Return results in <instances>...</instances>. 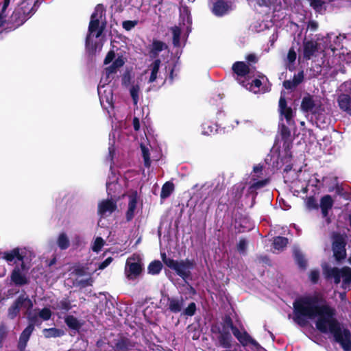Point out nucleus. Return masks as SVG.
Returning a JSON list of instances; mask_svg holds the SVG:
<instances>
[{"label": "nucleus", "mask_w": 351, "mask_h": 351, "mask_svg": "<svg viewBox=\"0 0 351 351\" xmlns=\"http://www.w3.org/2000/svg\"><path fill=\"white\" fill-rule=\"evenodd\" d=\"M336 313V309L326 302L316 317L315 327L322 333L331 334L344 351H351L350 331L348 328L342 329Z\"/></svg>", "instance_id": "obj_1"}, {"label": "nucleus", "mask_w": 351, "mask_h": 351, "mask_svg": "<svg viewBox=\"0 0 351 351\" xmlns=\"http://www.w3.org/2000/svg\"><path fill=\"white\" fill-rule=\"evenodd\" d=\"M327 300L321 293L302 295L293 303V319L300 327H305L308 320L315 319Z\"/></svg>", "instance_id": "obj_2"}, {"label": "nucleus", "mask_w": 351, "mask_h": 351, "mask_svg": "<svg viewBox=\"0 0 351 351\" xmlns=\"http://www.w3.org/2000/svg\"><path fill=\"white\" fill-rule=\"evenodd\" d=\"M347 235L339 232H332L331 234L332 251L335 259L340 262L346 258Z\"/></svg>", "instance_id": "obj_3"}, {"label": "nucleus", "mask_w": 351, "mask_h": 351, "mask_svg": "<svg viewBox=\"0 0 351 351\" xmlns=\"http://www.w3.org/2000/svg\"><path fill=\"white\" fill-rule=\"evenodd\" d=\"M33 302L25 291L21 293L8 309V317L10 319H15L21 308H25L27 312L33 308Z\"/></svg>", "instance_id": "obj_4"}, {"label": "nucleus", "mask_w": 351, "mask_h": 351, "mask_svg": "<svg viewBox=\"0 0 351 351\" xmlns=\"http://www.w3.org/2000/svg\"><path fill=\"white\" fill-rule=\"evenodd\" d=\"M105 9L102 4H98L96 5L93 13L91 14L90 21L88 26V32L92 34L96 32V38H99L101 36L105 25L99 26V21L105 14Z\"/></svg>", "instance_id": "obj_5"}, {"label": "nucleus", "mask_w": 351, "mask_h": 351, "mask_svg": "<svg viewBox=\"0 0 351 351\" xmlns=\"http://www.w3.org/2000/svg\"><path fill=\"white\" fill-rule=\"evenodd\" d=\"M142 271L143 264L138 254H134L127 259L125 273L128 279L132 280L136 278L141 274Z\"/></svg>", "instance_id": "obj_6"}, {"label": "nucleus", "mask_w": 351, "mask_h": 351, "mask_svg": "<svg viewBox=\"0 0 351 351\" xmlns=\"http://www.w3.org/2000/svg\"><path fill=\"white\" fill-rule=\"evenodd\" d=\"M320 106V104H317L313 95L306 93L302 99L300 109L303 112L315 114Z\"/></svg>", "instance_id": "obj_7"}, {"label": "nucleus", "mask_w": 351, "mask_h": 351, "mask_svg": "<svg viewBox=\"0 0 351 351\" xmlns=\"http://www.w3.org/2000/svg\"><path fill=\"white\" fill-rule=\"evenodd\" d=\"M128 209L125 212V219L127 222L131 221L134 216L135 211L137 208L138 195L136 191L133 190L129 192Z\"/></svg>", "instance_id": "obj_8"}, {"label": "nucleus", "mask_w": 351, "mask_h": 351, "mask_svg": "<svg viewBox=\"0 0 351 351\" xmlns=\"http://www.w3.org/2000/svg\"><path fill=\"white\" fill-rule=\"evenodd\" d=\"M232 10V3L226 0H216L211 8L212 13L218 17L228 14Z\"/></svg>", "instance_id": "obj_9"}, {"label": "nucleus", "mask_w": 351, "mask_h": 351, "mask_svg": "<svg viewBox=\"0 0 351 351\" xmlns=\"http://www.w3.org/2000/svg\"><path fill=\"white\" fill-rule=\"evenodd\" d=\"M165 298L167 302L165 306L167 311L176 314L183 310L184 300L182 296L170 297L169 295H166Z\"/></svg>", "instance_id": "obj_10"}, {"label": "nucleus", "mask_w": 351, "mask_h": 351, "mask_svg": "<svg viewBox=\"0 0 351 351\" xmlns=\"http://www.w3.org/2000/svg\"><path fill=\"white\" fill-rule=\"evenodd\" d=\"M233 335L244 347L250 344L252 346H254L256 350L263 349L262 346L254 339H253L246 330L241 332L239 330L237 331V333H234Z\"/></svg>", "instance_id": "obj_11"}, {"label": "nucleus", "mask_w": 351, "mask_h": 351, "mask_svg": "<svg viewBox=\"0 0 351 351\" xmlns=\"http://www.w3.org/2000/svg\"><path fill=\"white\" fill-rule=\"evenodd\" d=\"M27 19V16L23 8H17L14 10L12 15L10 16L8 23L11 24L10 27H18L23 25Z\"/></svg>", "instance_id": "obj_12"}, {"label": "nucleus", "mask_w": 351, "mask_h": 351, "mask_svg": "<svg viewBox=\"0 0 351 351\" xmlns=\"http://www.w3.org/2000/svg\"><path fill=\"white\" fill-rule=\"evenodd\" d=\"M117 208V203L112 199L102 200L98 204V214L101 217L108 216L114 213Z\"/></svg>", "instance_id": "obj_13"}, {"label": "nucleus", "mask_w": 351, "mask_h": 351, "mask_svg": "<svg viewBox=\"0 0 351 351\" xmlns=\"http://www.w3.org/2000/svg\"><path fill=\"white\" fill-rule=\"evenodd\" d=\"M245 186L242 184H235L227 193L230 197L228 200L230 205L236 206L241 198Z\"/></svg>", "instance_id": "obj_14"}, {"label": "nucleus", "mask_w": 351, "mask_h": 351, "mask_svg": "<svg viewBox=\"0 0 351 351\" xmlns=\"http://www.w3.org/2000/svg\"><path fill=\"white\" fill-rule=\"evenodd\" d=\"M135 346V343L129 338L121 336L115 340L112 346L114 351H129Z\"/></svg>", "instance_id": "obj_15"}, {"label": "nucleus", "mask_w": 351, "mask_h": 351, "mask_svg": "<svg viewBox=\"0 0 351 351\" xmlns=\"http://www.w3.org/2000/svg\"><path fill=\"white\" fill-rule=\"evenodd\" d=\"M26 256V252L19 247L14 248L10 251H6L3 253V258L8 262H12L14 259L19 261H23Z\"/></svg>", "instance_id": "obj_16"}, {"label": "nucleus", "mask_w": 351, "mask_h": 351, "mask_svg": "<svg viewBox=\"0 0 351 351\" xmlns=\"http://www.w3.org/2000/svg\"><path fill=\"white\" fill-rule=\"evenodd\" d=\"M195 265V263L194 260H190L188 258L178 261V269L182 274L179 273L180 274L178 275L183 279L188 278L191 274L190 270L194 268Z\"/></svg>", "instance_id": "obj_17"}, {"label": "nucleus", "mask_w": 351, "mask_h": 351, "mask_svg": "<svg viewBox=\"0 0 351 351\" xmlns=\"http://www.w3.org/2000/svg\"><path fill=\"white\" fill-rule=\"evenodd\" d=\"M278 110L281 115H283L288 123L292 120L293 117V110L287 106V100L285 96L281 95L278 102Z\"/></svg>", "instance_id": "obj_18"}, {"label": "nucleus", "mask_w": 351, "mask_h": 351, "mask_svg": "<svg viewBox=\"0 0 351 351\" xmlns=\"http://www.w3.org/2000/svg\"><path fill=\"white\" fill-rule=\"evenodd\" d=\"M232 70L237 75V80L241 82L239 77H243L250 72L249 64L243 61H237L232 66Z\"/></svg>", "instance_id": "obj_19"}, {"label": "nucleus", "mask_w": 351, "mask_h": 351, "mask_svg": "<svg viewBox=\"0 0 351 351\" xmlns=\"http://www.w3.org/2000/svg\"><path fill=\"white\" fill-rule=\"evenodd\" d=\"M125 64L124 58L122 56H118L111 65L105 68L106 82H110V75L116 73L117 70Z\"/></svg>", "instance_id": "obj_20"}, {"label": "nucleus", "mask_w": 351, "mask_h": 351, "mask_svg": "<svg viewBox=\"0 0 351 351\" xmlns=\"http://www.w3.org/2000/svg\"><path fill=\"white\" fill-rule=\"evenodd\" d=\"M10 280L16 286H23L29 282L27 277L21 272L19 267H15L12 271Z\"/></svg>", "instance_id": "obj_21"}, {"label": "nucleus", "mask_w": 351, "mask_h": 351, "mask_svg": "<svg viewBox=\"0 0 351 351\" xmlns=\"http://www.w3.org/2000/svg\"><path fill=\"white\" fill-rule=\"evenodd\" d=\"M323 273L327 280L333 278L335 284L338 285L341 282V269L325 266L323 269Z\"/></svg>", "instance_id": "obj_22"}, {"label": "nucleus", "mask_w": 351, "mask_h": 351, "mask_svg": "<svg viewBox=\"0 0 351 351\" xmlns=\"http://www.w3.org/2000/svg\"><path fill=\"white\" fill-rule=\"evenodd\" d=\"M317 43L314 40H304L303 43V58L308 60L317 51Z\"/></svg>", "instance_id": "obj_23"}, {"label": "nucleus", "mask_w": 351, "mask_h": 351, "mask_svg": "<svg viewBox=\"0 0 351 351\" xmlns=\"http://www.w3.org/2000/svg\"><path fill=\"white\" fill-rule=\"evenodd\" d=\"M304 71L302 70L298 74L293 75L292 80H285L282 82V85L287 90H293L304 81Z\"/></svg>", "instance_id": "obj_24"}, {"label": "nucleus", "mask_w": 351, "mask_h": 351, "mask_svg": "<svg viewBox=\"0 0 351 351\" xmlns=\"http://www.w3.org/2000/svg\"><path fill=\"white\" fill-rule=\"evenodd\" d=\"M218 341L221 347L230 349L232 348V337L228 330H219Z\"/></svg>", "instance_id": "obj_25"}, {"label": "nucleus", "mask_w": 351, "mask_h": 351, "mask_svg": "<svg viewBox=\"0 0 351 351\" xmlns=\"http://www.w3.org/2000/svg\"><path fill=\"white\" fill-rule=\"evenodd\" d=\"M32 326H27L21 333L17 344V348L19 351H24L27 346V342L33 332Z\"/></svg>", "instance_id": "obj_26"}, {"label": "nucleus", "mask_w": 351, "mask_h": 351, "mask_svg": "<svg viewBox=\"0 0 351 351\" xmlns=\"http://www.w3.org/2000/svg\"><path fill=\"white\" fill-rule=\"evenodd\" d=\"M341 110L351 115V96L348 94H341L337 99Z\"/></svg>", "instance_id": "obj_27"}, {"label": "nucleus", "mask_w": 351, "mask_h": 351, "mask_svg": "<svg viewBox=\"0 0 351 351\" xmlns=\"http://www.w3.org/2000/svg\"><path fill=\"white\" fill-rule=\"evenodd\" d=\"M64 322L70 329L76 331H79L84 324L78 320L77 317L71 315H66L64 317Z\"/></svg>", "instance_id": "obj_28"}, {"label": "nucleus", "mask_w": 351, "mask_h": 351, "mask_svg": "<svg viewBox=\"0 0 351 351\" xmlns=\"http://www.w3.org/2000/svg\"><path fill=\"white\" fill-rule=\"evenodd\" d=\"M293 255L295 262L298 265L299 268L303 270L306 269L307 261L302 251L300 249L295 248L293 250Z\"/></svg>", "instance_id": "obj_29"}, {"label": "nucleus", "mask_w": 351, "mask_h": 351, "mask_svg": "<svg viewBox=\"0 0 351 351\" xmlns=\"http://www.w3.org/2000/svg\"><path fill=\"white\" fill-rule=\"evenodd\" d=\"M239 83L254 93H259L260 88L262 85V81L260 79H254L251 82H247L245 80H241Z\"/></svg>", "instance_id": "obj_30"}, {"label": "nucleus", "mask_w": 351, "mask_h": 351, "mask_svg": "<svg viewBox=\"0 0 351 351\" xmlns=\"http://www.w3.org/2000/svg\"><path fill=\"white\" fill-rule=\"evenodd\" d=\"M160 64H161V60L160 59H156L149 65V68L151 69V75L149 78V83H153L157 79V75L159 71Z\"/></svg>", "instance_id": "obj_31"}, {"label": "nucleus", "mask_w": 351, "mask_h": 351, "mask_svg": "<svg viewBox=\"0 0 351 351\" xmlns=\"http://www.w3.org/2000/svg\"><path fill=\"white\" fill-rule=\"evenodd\" d=\"M267 183V180H262L253 183L247 189V195H252V199H254L257 193L256 190L265 186Z\"/></svg>", "instance_id": "obj_32"}, {"label": "nucleus", "mask_w": 351, "mask_h": 351, "mask_svg": "<svg viewBox=\"0 0 351 351\" xmlns=\"http://www.w3.org/2000/svg\"><path fill=\"white\" fill-rule=\"evenodd\" d=\"M161 258L162 262L166 266L175 271L177 274H180L179 273L182 274L178 269V261L167 257L165 253L161 254Z\"/></svg>", "instance_id": "obj_33"}, {"label": "nucleus", "mask_w": 351, "mask_h": 351, "mask_svg": "<svg viewBox=\"0 0 351 351\" xmlns=\"http://www.w3.org/2000/svg\"><path fill=\"white\" fill-rule=\"evenodd\" d=\"M56 243L61 250H65L70 246V240L65 232H61L58 237Z\"/></svg>", "instance_id": "obj_34"}, {"label": "nucleus", "mask_w": 351, "mask_h": 351, "mask_svg": "<svg viewBox=\"0 0 351 351\" xmlns=\"http://www.w3.org/2000/svg\"><path fill=\"white\" fill-rule=\"evenodd\" d=\"M43 333L45 338L59 337L64 335L63 330L56 328H45L43 330Z\"/></svg>", "instance_id": "obj_35"}, {"label": "nucleus", "mask_w": 351, "mask_h": 351, "mask_svg": "<svg viewBox=\"0 0 351 351\" xmlns=\"http://www.w3.org/2000/svg\"><path fill=\"white\" fill-rule=\"evenodd\" d=\"M174 191V184L171 182H166L162 186L160 198L165 199L169 197Z\"/></svg>", "instance_id": "obj_36"}, {"label": "nucleus", "mask_w": 351, "mask_h": 351, "mask_svg": "<svg viewBox=\"0 0 351 351\" xmlns=\"http://www.w3.org/2000/svg\"><path fill=\"white\" fill-rule=\"evenodd\" d=\"M288 242L287 237L278 236L274 239L273 246L276 250H282L287 245Z\"/></svg>", "instance_id": "obj_37"}, {"label": "nucleus", "mask_w": 351, "mask_h": 351, "mask_svg": "<svg viewBox=\"0 0 351 351\" xmlns=\"http://www.w3.org/2000/svg\"><path fill=\"white\" fill-rule=\"evenodd\" d=\"M225 328L228 330L230 329L233 335L234 333H237V331L239 330L236 326L234 325L233 321L229 315H226L223 319L221 330H224Z\"/></svg>", "instance_id": "obj_38"}, {"label": "nucleus", "mask_w": 351, "mask_h": 351, "mask_svg": "<svg viewBox=\"0 0 351 351\" xmlns=\"http://www.w3.org/2000/svg\"><path fill=\"white\" fill-rule=\"evenodd\" d=\"M162 268V264L160 261L155 260L149 263L147 267L148 273L152 275L158 274Z\"/></svg>", "instance_id": "obj_39"}, {"label": "nucleus", "mask_w": 351, "mask_h": 351, "mask_svg": "<svg viewBox=\"0 0 351 351\" xmlns=\"http://www.w3.org/2000/svg\"><path fill=\"white\" fill-rule=\"evenodd\" d=\"M333 199L330 195H326L323 196L320 199V206L321 208L329 209L330 210L333 206Z\"/></svg>", "instance_id": "obj_40"}, {"label": "nucleus", "mask_w": 351, "mask_h": 351, "mask_svg": "<svg viewBox=\"0 0 351 351\" xmlns=\"http://www.w3.org/2000/svg\"><path fill=\"white\" fill-rule=\"evenodd\" d=\"M305 206L309 210H317L319 208V204L316 198L314 196H309L305 199Z\"/></svg>", "instance_id": "obj_41"}, {"label": "nucleus", "mask_w": 351, "mask_h": 351, "mask_svg": "<svg viewBox=\"0 0 351 351\" xmlns=\"http://www.w3.org/2000/svg\"><path fill=\"white\" fill-rule=\"evenodd\" d=\"M27 319L29 321L27 326H32L33 330H34L35 325L38 326L39 324H40V322L39 320V315L36 313L32 314L30 311L27 312Z\"/></svg>", "instance_id": "obj_42"}, {"label": "nucleus", "mask_w": 351, "mask_h": 351, "mask_svg": "<svg viewBox=\"0 0 351 351\" xmlns=\"http://www.w3.org/2000/svg\"><path fill=\"white\" fill-rule=\"evenodd\" d=\"M167 48V45L162 41L154 39L152 42L150 49L154 50L155 52L160 53L162 50Z\"/></svg>", "instance_id": "obj_43"}, {"label": "nucleus", "mask_w": 351, "mask_h": 351, "mask_svg": "<svg viewBox=\"0 0 351 351\" xmlns=\"http://www.w3.org/2000/svg\"><path fill=\"white\" fill-rule=\"evenodd\" d=\"M139 90H140V88H139L138 85H133L130 89V93L131 97L132 99L133 104L134 105H136L138 102Z\"/></svg>", "instance_id": "obj_44"}, {"label": "nucleus", "mask_w": 351, "mask_h": 351, "mask_svg": "<svg viewBox=\"0 0 351 351\" xmlns=\"http://www.w3.org/2000/svg\"><path fill=\"white\" fill-rule=\"evenodd\" d=\"M141 148L142 151V156L144 160V165L146 167H149L151 165V160L149 149L143 145H141Z\"/></svg>", "instance_id": "obj_45"}, {"label": "nucleus", "mask_w": 351, "mask_h": 351, "mask_svg": "<svg viewBox=\"0 0 351 351\" xmlns=\"http://www.w3.org/2000/svg\"><path fill=\"white\" fill-rule=\"evenodd\" d=\"M341 278H343V282L344 284L351 283V268L348 267H344L341 269Z\"/></svg>", "instance_id": "obj_46"}, {"label": "nucleus", "mask_w": 351, "mask_h": 351, "mask_svg": "<svg viewBox=\"0 0 351 351\" xmlns=\"http://www.w3.org/2000/svg\"><path fill=\"white\" fill-rule=\"evenodd\" d=\"M196 310V304L193 302L189 304L188 306L184 309L182 314L186 316L192 317L195 314Z\"/></svg>", "instance_id": "obj_47"}, {"label": "nucleus", "mask_w": 351, "mask_h": 351, "mask_svg": "<svg viewBox=\"0 0 351 351\" xmlns=\"http://www.w3.org/2000/svg\"><path fill=\"white\" fill-rule=\"evenodd\" d=\"M58 308L60 310L69 311L72 308L71 301L69 300L68 298L62 299L58 302Z\"/></svg>", "instance_id": "obj_48"}, {"label": "nucleus", "mask_w": 351, "mask_h": 351, "mask_svg": "<svg viewBox=\"0 0 351 351\" xmlns=\"http://www.w3.org/2000/svg\"><path fill=\"white\" fill-rule=\"evenodd\" d=\"M51 311L49 308H43L38 313L39 317L45 321L50 319L51 317Z\"/></svg>", "instance_id": "obj_49"}, {"label": "nucleus", "mask_w": 351, "mask_h": 351, "mask_svg": "<svg viewBox=\"0 0 351 351\" xmlns=\"http://www.w3.org/2000/svg\"><path fill=\"white\" fill-rule=\"evenodd\" d=\"M180 29L176 27L173 29V44L175 47L180 46Z\"/></svg>", "instance_id": "obj_50"}, {"label": "nucleus", "mask_w": 351, "mask_h": 351, "mask_svg": "<svg viewBox=\"0 0 351 351\" xmlns=\"http://www.w3.org/2000/svg\"><path fill=\"white\" fill-rule=\"evenodd\" d=\"M280 135L282 140L287 141L291 136L289 128L285 124H282L280 127Z\"/></svg>", "instance_id": "obj_51"}, {"label": "nucleus", "mask_w": 351, "mask_h": 351, "mask_svg": "<svg viewBox=\"0 0 351 351\" xmlns=\"http://www.w3.org/2000/svg\"><path fill=\"white\" fill-rule=\"evenodd\" d=\"M247 241H246L245 239L241 238V239H240V240L237 244V250L239 251V252L243 254L245 252V251L247 250Z\"/></svg>", "instance_id": "obj_52"}, {"label": "nucleus", "mask_w": 351, "mask_h": 351, "mask_svg": "<svg viewBox=\"0 0 351 351\" xmlns=\"http://www.w3.org/2000/svg\"><path fill=\"white\" fill-rule=\"evenodd\" d=\"M309 279L313 284H317L319 279V271L317 269L311 270L309 274Z\"/></svg>", "instance_id": "obj_53"}, {"label": "nucleus", "mask_w": 351, "mask_h": 351, "mask_svg": "<svg viewBox=\"0 0 351 351\" xmlns=\"http://www.w3.org/2000/svg\"><path fill=\"white\" fill-rule=\"evenodd\" d=\"M138 23L137 21H124L122 23V27L126 31H130L134 28Z\"/></svg>", "instance_id": "obj_54"}, {"label": "nucleus", "mask_w": 351, "mask_h": 351, "mask_svg": "<svg viewBox=\"0 0 351 351\" xmlns=\"http://www.w3.org/2000/svg\"><path fill=\"white\" fill-rule=\"evenodd\" d=\"M104 244V241L103 239L101 237H97L95 241L94 245L93 247V250L94 252L99 251L101 249Z\"/></svg>", "instance_id": "obj_55"}, {"label": "nucleus", "mask_w": 351, "mask_h": 351, "mask_svg": "<svg viewBox=\"0 0 351 351\" xmlns=\"http://www.w3.org/2000/svg\"><path fill=\"white\" fill-rule=\"evenodd\" d=\"M131 79H132V77H131L130 72L128 71H125L122 76V79H121L122 84L123 86H128L130 84Z\"/></svg>", "instance_id": "obj_56"}, {"label": "nucleus", "mask_w": 351, "mask_h": 351, "mask_svg": "<svg viewBox=\"0 0 351 351\" xmlns=\"http://www.w3.org/2000/svg\"><path fill=\"white\" fill-rule=\"evenodd\" d=\"M311 6L316 11L322 9L323 1L322 0H309Z\"/></svg>", "instance_id": "obj_57"}, {"label": "nucleus", "mask_w": 351, "mask_h": 351, "mask_svg": "<svg viewBox=\"0 0 351 351\" xmlns=\"http://www.w3.org/2000/svg\"><path fill=\"white\" fill-rule=\"evenodd\" d=\"M7 336L6 328L4 324L0 325V348L3 346V341Z\"/></svg>", "instance_id": "obj_58"}, {"label": "nucleus", "mask_w": 351, "mask_h": 351, "mask_svg": "<svg viewBox=\"0 0 351 351\" xmlns=\"http://www.w3.org/2000/svg\"><path fill=\"white\" fill-rule=\"evenodd\" d=\"M114 58H115L114 51L113 50H110L108 52V53L104 60V64H110L111 62H112V60L114 59Z\"/></svg>", "instance_id": "obj_59"}, {"label": "nucleus", "mask_w": 351, "mask_h": 351, "mask_svg": "<svg viewBox=\"0 0 351 351\" xmlns=\"http://www.w3.org/2000/svg\"><path fill=\"white\" fill-rule=\"evenodd\" d=\"M296 56H297L296 52L295 51L293 47L289 49L288 53H287L288 61L290 63L294 62L296 60Z\"/></svg>", "instance_id": "obj_60"}, {"label": "nucleus", "mask_w": 351, "mask_h": 351, "mask_svg": "<svg viewBox=\"0 0 351 351\" xmlns=\"http://www.w3.org/2000/svg\"><path fill=\"white\" fill-rule=\"evenodd\" d=\"M259 7H269L272 0H254Z\"/></svg>", "instance_id": "obj_61"}, {"label": "nucleus", "mask_w": 351, "mask_h": 351, "mask_svg": "<svg viewBox=\"0 0 351 351\" xmlns=\"http://www.w3.org/2000/svg\"><path fill=\"white\" fill-rule=\"evenodd\" d=\"M112 261V258L111 257L107 258L100 264V265L99 266V269H103L106 268Z\"/></svg>", "instance_id": "obj_62"}, {"label": "nucleus", "mask_w": 351, "mask_h": 351, "mask_svg": "<svg viewBox=\"0 0 351 351\" xmlns=\"http://www.w3.org/2000/svg\"><path fill=\"white\" fill-rule=\"evenodd\" d=\"M246 60L248 62H254V63H256L258 62V58L256 56L255 54L254 53H250V54H248L247 56H246Z\"/></svg>", "instance_id": "obj_63"}, {"label": "nucleus", "mask_w": 351, "mask_h": 351, "mask_svg": "<svg viewBox=\"0 0 351 351\" xmlns=\"http://www.w3.org/2000/svg\"><path fill=\"white\" fill-rule=\"evenodd\" d=\"M221 192V189H219L218 187H215L213 190H212L210 192V195L213 198L217 197Z\"/></svg>", "instance_id": "obj_64"}]
</instances>
